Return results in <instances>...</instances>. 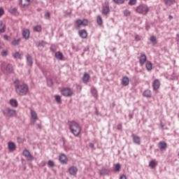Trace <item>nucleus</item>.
I'll return each instance as SVG.
<instances>
[{
    "label": "nucleus",
    "instance_id": "obj_25",
    "mask_svg": "<svg viewBox=\"0 0 179 179\" xmlns=\"http://www.w3.org/2000/svg\"><path fill=\"white\" fill-rule=\"evenodd\" d=\"M13 57L14 59H22V54L19 52H15L13 54Z\"/></svg>",
    "mask_w": 179,
    "mask_h": 179
},
{
    "label": "nucleus",
    "instance_id": "obj_1",
    "mask_svg": "<svg viewBox=\"0 0 179 179\" xmlns=\"http://www.w3.org/2000/svg\"><path fill=\"white\" fill-rule=\"evenodd\" d=\"M14 87L18 96H26L29 93V85L26 83L20 84L19 79L15 80Z\"/></svg>",
    "mask_w": 179,
    "mask_h": 179
},
{
    "label": "nucleus",
    "instance_id": "obj_14",
    "mask_svg": "<svg viewBox=\"0 0 179 179\" xmlns=\"http://www.w3.org/2000/svg\"><path fill=\"white\" fill-rule=\"evenodd\" d=\"M31 118L32 119L33 122H36L38 120L37 113L34 110H31Z\"/></svg>",
    "mask_w": 179,
    "mask_h": 179
},
{
    "label": "nucleus",
    "instance_id": "obj_58",
    "mask_svg": "<svg viewBox=\"0 0 179 179\" xmlns=\"http://www.w3.org/2000/svg\"><path fill=\"white\" fill-rule=\"evenodd\" d=\"M50 50H51V51H53V52L55 51V50L54 49V48L52 46L50 47Z\"/></svg>",
    "mask_w": 179,
    "mask_h": 179
},
{
    "label": "nucleus",
    "instance_id": "obj_8",
    "mask_svg": "<svg viewBox=\"0 0 179 179\" xmlns=\"http://www.w3.org/2000/svg\"><path fill=\"white\" fill-rule=\"evenodd\" d=\"M106 6L102 7L101 13L102 15H108L110 13V3L108 2H106Z\"/></svg>",
    "mask_w": 179,
    "mask_h": 179
},
{
    "label": "nucleus",
    "instance_id": "obj_39",
    "mask_svg": "<svg viewBox=\"0 0 179 179\" xmlns=\"http://www.w3.org/2000/svg\"><path fill=\"white\" fill-rule=\"evenodd\" d=\"M48 167H55V164L52 160H49L48 162Z\"/></svg>",
    "mask_w": 179,
    "mask_h": 179
},
{
    "label": "nucleus",
    "instance_id": "obj_15",
    "mask_svg": "<svg viewBox=\"0 0 179 179\" xmlns=\"http://www.w3.org/2000/svg\"><path fill=\"white\" fill-rule=\"evenodd\" d=\"M158 147L160 150H166L167 149V143L164 141H161L159 143Z\"/></svg>",
    "mask_w": 179,
    "mask_h": 179
},
{
    "label": "nucleus",
    "instance_id": "obj_23",
    "mask_svg": "<svg viewBox=\"0 0 179 179\" xmlns=\"http://www.w3.org/2000/svg\"><path fill=\"white\" fill-rule=\"evenodd\" d=\"M8 149L11 152L16 150V145L13 142L8 143Z\"/></svg>",
    "mask_w": 179,
    "mask_h": 179
},
{
    "label": "nucleus",
    "instance_id": "obj_18",
    "mask_svg": "<svg viewBox=\"0 0 179 179\" xmlns=\"http://www.w3.org/2000/svg\"><path fill=\"white\" fill-rule=\"evenodd\" d=\"M90 80V74L87 73H85L83 76V81L84 83H87Z\"/></svg>",
    "mask_w": 179,
    "mask_h": 179
},
{
    "label": "nucleus",
    "instance_id": "obj_2",
    "mask_svg": "<svg viewBox=\"0 0 179 179\" xmlns=\"http://www.w3.org/2000/svg\"><path fill=\"white\" fill-rule=\"evenodd\" d=\"M69 127L71 134H73L74 136H79V134L82 131V128H80V126L78 122L75 121H70L69 122Z\"/></svg>",
    "mask_w": 179,
    "mask_h": 179
},
{
    "label": "nucleus",
    "instance_id": "obj_29",
    "mask_svg": "<svg viewBox=\"0 0 179 179\" xmlns=\"http://www.w3.org/2000/svg\"><path fill=\"white\" fill-rule=\"evenodd\" d=\"M96 23L99 26H101L103 24V18L101 17V15H97Z\"/></svg>",
    "mask_w": 179,
    "mask_h": 179
},
{
    "label": "nucleus",
    "instance_id": "obj_31",
    "mask_svg": "<svg viewBox=\"0 0 179 179\" xmlns=\"http://www.w3.org/2000/svg\"><path fill=\"white\" fill-rule=\"evenodd\" d=\"M91 93H92V96H94V97H95V98L97 97V90H96V88L94 87H92L91 88Z\"/></svg>",
    "mask_w": 179,
    "mask_h": 179
},
{
    "label": "nucleus",
    "instance_id": "obj_56",
    "mask_svg": "<svg viewBox=\"0 0 179 179\" xmlns=\"http://www.w3.org/2000/svg\"><path fill=\"white\" fill-rule=\"evenodd\" d=\"M3 42H0V50H1V48H3Z\"/></svg>",
    "mask_w": 179,
    "mask_h": 179
},
{
    "label": "nucleus",
    "instance_id": "obj_37",
    "mask_svg": "<svg viewBox=\"0 0 179 179\" xmlns=\"http://www.w3.org/2000/svg\"><path fill=\"white\" fill-rule=\"evenodd\" d=\"M55 100L58 104H61L62 103V100L61 99V96L59 95H56L55 96Z\"/></svg>",
    "mask_w": 179,
    "mask_h": 179
},
{
    "label": "nucleus",
    "instance_id": "obj_35",
    "mask_svg": "<svg viewBox=\"0 0 179 179\" xmlns=\"http://www.w3.org/2000/svg\"><path fill=\"white\" fill-rule=\"evenodd\" d=\"M47 85L49 86V87H51L54 85V83L52 82V80L51 78H48L46 80Z\"/></svg>",
    "mask_w": 179,
    "mask_h": 179
},
{
    "label": "nucleus",
    "instance_id": "obj_10",
    "mask_svg": "<svg viewBox=\"0 0 179 179\" xmlns=\"http://www.w3.org/2000/svg\"><path fill=\"white\" fill-rule=\"evenodd\" d=\"M59 160L62 164H66L68 163V157L64 154L59 155Z\"/></svg>",
    "mask_w": 179,
    "mask_h": 179
},
{
    "label": "nucleus",
    "instance_id": "obj_57",
    "mask_svg": "<svg viewBox=\"0 0 179 179\" xmlns=\"http://www.w3.org/2000/svg\"><path fill=\"white\" fill-rule=\"evenodd\" d=\"M120 179H127V176L125 175H122L120 176Z\"/></svg>",
    "mask_w": 179,
    "mask_h": 179
},
{
    "label": "nucleus",
    "instance_id": "obj_38",
    "mask_svg": "<svg viewBox=\"0 0 179 179\" xmlns=\"http://www.w3.org/2000/svg\"><path fill=\"white\" fill-rule=\"evenodd\" d=\"M123 13H124V15L126 16V17H128V16H131V11H129V10H124L123 11Z\"/></svg>",
    "mask_w": 179,
    "mask_h": 179
},
{
    "label": "nucleus",
    "instance_id": "obj_6",
    "mask_svg": "<svg viewBox=\"0 0 179 179\" xmlns=\"http://www.w3.org/2000/svg\"><path fill=\"white\" fill-rule=\"evenodd\" d=\"M22 155L23 156H24V157L27 159V160H29V162H33L35 159L34 157L31 155V154L30 153V151H29V150L27 149H24L23 150Z\"/></svg>",
    "mask_w": 179,
    "mask_h": 179
},
{
    "label": "nucleus",
    "instance_id": "obj_53",
    "mask_svg": "<svg viewBox=\"0 0 179 179\" xmlns=\"http://www.w3.org/2000/svg\"><path fill=\"white\" fill-rule=\"evenodd\" d=\"M89 146H90V148H91V149H94V144L90 143L89 144Z\"/></svg>",
    "mask_w": 179,
    "mask_h": 179
},
{
    "label": "nucleus",
    "instance_id": "obj_28",
    "mask_svg": "<svg viewBox=\"0 0 179 179\" xmlns=\"http://www.w3.org/2000/svg\"><path fill=\"white\" fill-rule=\"evenodd\" d=\"M145 67L147 71H152L153 69L152 62L150 61H148L145 64Z\"/></svg>",
    "mask_w": 179,
    "mask_h": 179
},
{
    "label": "nucleus",
    "instance_id": "obj_4",
    "mask_svg": "<svg viewBox=\"0 0 179 179\" xmlns=\"http://www.w3.org/2000/svg\"><path fill=\"white\" fill-rule=\"evenodd\" d=\"M1 69L4 73H12L13 72V66L10 64L5 65V62H2L1 64Z\"/></svg>",
    "mask_w": 179,
    "mask_h": 179
},
{
    "label": "nucleus",
    "instance_id": "obj_60",
    "mask_svg": "<svg viewBox=\"0 0 179 179\" xmlns=\"http://www.w3.org/2000/svg\"><path fill=\"white\" fill-rule=\"evenodd\" d=\"M77 89H80H80H82V87L80 85H78L77 86Z\"/></svg>",
    "mask_w": 179,
    "mask_h": 179
},
{
    "label": "nucleus",
    "instance_id": "obj_51",
    "mask_svg": "<svg viewBox=\"0 0 179 179\" xmlns=\"http://www.w3.org/2000/svg\"><path fill=\"white\" fill-rule=\"evenodd\" d=\"M50 14L49 12H47V13H45V17L46 19H50Z\"/></svg>",
    "mask_w": 179,
    "mask_h": 179
},
{
    "label": "nucleus",
    "instance_id": "obj_32",
    "mask_svg": "<svg viewBox=\"0 0 179 179\" xmlns=\"http://www.w3.org/2000/svg\"><path fill=\"white\" fill-rule=\"evenodd\" d=\"M150 40L154 45H156V44H157V39L156 38V36H152Z\"/></svg>",
    "mask_w": 179,
    "mask_h": 179
},
{
    "label": "nucleus",
    "instance_id": "obj_30",
    "mask_svg": "<svg viewBox=\"0 0 179 179\" xmlns=\"http://www.w3.org/2000/svg\"><path fill=\"white\" fill-rule=\"evenodd\" d=\"M22 41V39H20V38H17V39H14L11 44L13 45H19V44H20V41Z\"/></svg>",
    "mask_w": 179,
    "mask_h": 179
},
{
    "label": "nucleus",
    "instance_id": "obj_50",
    "mask_svg": "<svg viewBox=\"0 0 179 179\" xmlns=\"http://www.w3.org/2000/svg\"><path fill=\"white\" fill-rule=\"evenodd\" d=\"M135 40H136V41H141V36L136 35Z\"/></svg>",
    "mask_w": 179,
    "mask_h": 179
},
{
    "label": "nucleus",
    "instance_id": "obj_45",
    "mask_svg": "<svg viewBox=\"0 0 179 179\" xmlns=\"http://www.w3.org/2000/svg\"><path fill=\"white\" fill-rule=\"evenodd\" d=\"M17 142H18V143H23L24 142V138L17 137Z\"/></svg>",
    "mask_w": 179,
    "mask_h": 179
},
{
    "label": "nucleus",
    "instance_id": "obj_52",
    "mask_svg": "<svg viewBox=\"0 0 179 179\" xmlns=\"http://www.w3.org/2000/svg\"><path fill=\"white\" fill-rule=\"evenodd\" d=\"M5 13V11L3 10V8H0V17L2 16Z\"/></svg>",
    "mask_w": 179,
    "mask_h": 179
},
{
    "label": "nucleus",
    "instance_id": "obj_40",
    "mask_svg": "<svg viewBox=\"0 0 179 179\" xmlns=\"http://www.w3.org/2000/svg\"><path fill=\"white\" fill-rule=\"evenodd\" d=\"M114 3H115L117 5H121L124 3V0H113Z\"/></svg>",
    "mask_w": 179,
    "mask_h": 179
},
{
    "label": "nucleus",
    "instance_id": "obj_27",
    "mask_svg": "<svg viewBox=\"0 0 179 179\" xmlns=\"http://www.w3.org/2000/svg\"><path fill=\"white\" fill-rule=\"evenodd\" d=\"M55 58H57V59H59L61 61V60H62V58H64V55L61 52H56Z\"/></svg>",
    "mask_w": 179,
    "mask_h": 179
},
{
    "label": "nucleus",
    "instance_id": "obj_5",
    "mask_svg": "<svg viewBox=\"0 0 179 179\" xmlns=\"http://www.w3.org/2000/svg\"><path fill=\"white\" fill-rule=\"evenodd\" d=\"M62 94L64 96V97H72V96H73V89L64 87L62 90Z\"/></svg>",
    "mask_w": 179,
    "mask_h": 179
},
{
    "label": "nucleus",
    "instance_id": "obj_36",
    "mask_svg": "<svg viewBox=\"0 0 179 179\" xmlns=\"http://www.w3.org/2000/svg\"><path fill=\"white\" fill-rule=\"evenodd\" d=\"M149 166H150L151 169H155L156 167V161L155 160H152L149 163Z\"/></svg>",
    "mask_w": 179,
    "mask_h": 179
},
{
    "label": "nucleus",
    "instance_id": "obj_42",
    "mask_svg": "<svg viewBox=\"0 0 179 179\" xmlns=\"http://www.w3.org/2000/svg\"><path fill=\"white\" fill-rule=\"evenodd\" d=\"M41 30V26L40 25H37L36 27H34V31H40Z\"/></svg>",
    "mask_w": 179,
    "mask_h": 179
},
{
    "label": "nucleus",
    "instance_id": "obj_24",
    "mask_svg": "<svg viewBox=\"0 0 179 179\" xmlns=\"http://www.w3.org/2000/svg\"><path fill=\"white\" fill-rule=\"evenodd\" d=\"M108 173H110V171L107 169H105V168L99 170V175L100 176H107V174H108Z\"/></svg>",
    "mask_w": 179,
    "mask_h": 179
},
{
    "label": "nucleus",
    "instance_id": "obj_9",
    "mask_svg": "<svg viewBox=\"0 0 179 179\" xmlns=\"http://www.w3.org/2000/svg\"><path fill=\"white\" fill-rule=\"evenodd\" d=\"M27 63L29 66H33V64H34L33 56L30 54H27L26 56Z\"/></svg>",
    "mask_w": 179,
    "mask_h": 179
},
{
    "label": "nucleus",
    "instance_id": "obj_55",
    "mask_svg": "<svg viewBox=\"0 0 179 179\" xmlns=\"http://www.w3.org/2000/svg\"><path fill=\"white\" fill-rule=\"evenodd\" d=\"M95 114L96 115H100V113L99 112V110H97V108L95 109Z\"/></svg>",
    "mask_w": 179,
    "mask_h": 179
},
{
    "label": "nucleus",
    "instance_id": "obj_3",
    "mask_svg": "<svg viewBox=\"0 0 179 179\" xmlns=\"http://www.w3.org/2000/svg\"><path fill=\"white\" fill-rule=\"evenodd\" d=\"M150 10V8H149L146 4H141L136 8V13H138V15H143V16H146V15L149 13Z\"/></svg>",
    "mask_w": 179,
    "mask_h": 179
},
{
    "label": "nucleus",
    "instance_id": "obj_13",
    "mask_svg": "<svg viewBox=\"0 0 179 179\" xmlns=\"http://www.w3.org/2000/svg\"><path fill=\"white\" fill-rule=\"evenodd\" d=\"M131 136L133 138V141L134 143H136V145H141V138L138 136L133 134Z\"/></svg>",
    "mask_w": 179,
    "mask_h": 179
},
{
    "label": "nucleus",
    "instance_id": "obj_22",
    "mask_svg": "<svg viewBox=\"0 0 179 179\" xmlns=\"http://www.w3.org/2000/svg\"><path fill=\"white\" fill-rule=\"evenodd\" d=\"M31 2H33V0H21L20 1V3L22 6H29Z\"/></svg>",
    "mask_w": 179,
    "mask_h": 179
},
{
    "label": "nucleus",
    "instance_id": "obj_44",
    "mask_svg": "<svg viewBox=\"0 0 179 179\" xmlns=\"http://www.w3.org/2000/svg\"><path fill=\"white\" fill-rule=\"evenodd\" d=\"M17 12V8H13L10 10V13H12V15H15Z\"/></svg>",
    "mask_w": 179,
    "mask_h": 179
},
{
    "label": "nucleus",
    "instance_id": "obj_47",
    "mask_svg": "<svg viewBox=\"0 0 179 179\" xmlns=\"http://www.w3.org/2000/svg\"><path fill=\"white\" fill-rule=\"evenodd\" d=\"M76 23L78 25V27H79L80 26H81V24H83V20H77L76 21Z\"/></svg>",
    "mask_w": 179,
    "mask_h": 179
},
{
    "label": "nucleus",
    "instance_id": "obj_33",
    "mask_svg": "<svg viewBox=\"0 0 179 179\" xmlns=\"http://www.w3.org/2000/svg\"><path fill=\"white\" fill-rule=\"evenodd\" d=\"M1 33H5V24L0 21V34Z\"/></svg>",
    "mask_w": 179,
    "mask_h": 179
},
{
    "label": "nucleus",
    "instance_id": "obj_21",
    "mask_svg": "<svg viewBox=\"0 0 179 179\" xmlns=\"http://www.w3.org/2000/svg\"><path fill=\"white\" fill-rule=\"evenodd\" d=\"M144 97H147V99H150L152 97V91L150 90H146L143 92Z\"/></svg>",
    "mask_w": 179,
    "mask_h": 179
},
{
    "label": "nucleus",
    "instance_id": "obj_54",
    "mask_svg": "<svg viewBox=\"0 0 179 179\" xmlns=\"http://www.w3.org/2000/svg\"><path fill=\"white\" fill-rule=\"evenodd\" d=\"M3 38H4V40L8 41L9 40V36H8V35H4Z\"/></svg>",
    "mask_w": 179,
    "mask_h": 179
},
{
    "label": "nucleus",
    "instance_id": "obj_26",
    "mask_svg": "<svg viewBox=\"0 0 179 179\" xmlns=\"http://www.w3.org/2000/svg\"><path fill=\"white\" fill-rule=\"evenodd\" d=\"M10 104L12 107H17L18 103H17V100L15 99H12L10 100Z\"/></svg>",
    "mask_w": 179,
    "mask_h": 179
},
{
    "label": "nucleus",
    "instance_id": "obj_12",
    "mask_svg": "<svg viewBox=\"0 0 179 179\" xmlns=\"http://www.w3.org/2000/svg\"><path fill=\"white\" fill-rule=\"evenodd\" d=\"M152 87L154 90H157L160 87V81L159 79H155L152 83Z\"/></svg>",
    "mask_w": 179,
    "mask_h": 179
},
{
    "label": "nucleus",
    "instance_id": "obj_20",
    "mask_svg": "<svg viewBox=\"0 0 179 179\" xmlns=\"http://www.w3.org/2000/svg\"><path fill=\"white\" fill-rule=\"evenodd\" d=\"M22 36L24 38H25V40L29 39V38L30 37V31L29 29H24L22 31Z\"/></svg>",
    "mask_w": 179,
    "mask_h": 179
},
{
    "label": "nucleus",
    "instance_id": "obj_11",
    "mask_svg": "<svg viewBox=\"0 0 179 179\" xmlns=\"http://www.w3.org/2000/svg\"><path fill=\"white\" fill-rule=\"evenodd\" d=\"M69 173L71 176H76L78 173V168L75 166H73L69 169Z\"/></svg>",
    "mask_w": 179,
    "mask_h": 179
},
{
    "label": "nucleus",
    "instance_id": "obj_16",
    "mask_svg": "<svg viewBox=\"0 0 179 179\" xmlns=\"http://www.w3.org/2000/svg\"><path fill=\"white\" fill-rule=\"evenodd\" d=\"M6 111L10 117H13V115H16V110L15 109H12L10 108H6Z\"/></svg>",
    "mask_w": 179,
    "mask_h": 179
},
{
    "label": "nucleus",
    "instance_id": "obj_49",
    "mask_svg": "<svg viewBox=\"0 0 179 179\" xmlns=\"http://www.w3.org/2000/svg\"><path fill=\"white\" fill-rule=\"evenodd\" d=\"M117 129L118 131H122V124H117Z\"/></svg>",
    "mask_w": 179,
    "mask_h": 179
},
{
    "label": "nucleus",
    "instance_id": "obj_19",
    "mask_svg": "<svg viewBox=\"0 0 179 179\" xmlns=\"http://www.w3.org/2000/svg\"><path fill=\"white\" fill-rule=\"evenodd\" d=\"M79 36L81 38H87V31L85 29H82L79 31Z\"/></svg>",
    "mask_w": 179,
    "mask_h": 179
},
{
    "label": "nucleus",
    "instance_id": "obj_62",
    "mask_svg": "<svg viewBox=\"0 0 179 179\" xmlns=\"http://www.w3.org/2000/svg\"><path fill=\"white\" fill-rule=\"evenodd\" d=\"M8 1H13V0H8Z\"/></svg>",
    "mask_w": 179,
    "mask_h": 179
},
{
    "label": "nucleus",
    "instance_id": "obj_46",
    "mask_svg": "<svg viewBox=\"0 0 179 179\" xmlns=\"http://www.w3.org/2000/svg\"><path fill=\"white\" fill-rule=\"evenodd\" d=\"M8 50H3L1 52V55L2 57H6L8 55Z\"/></svg>",
    "mask_w": 179,
    "mask_h": 179
},
{
    "label": "nucleus",
    "instance_id": "obj_34",
    "mask_svg": "<svg viewBox=\"0 0 179 179\" xmlns=\"http://www.w3.org/2000/svg\"><path fill=\"white\" fill-rule=\"evenodd\" d=\"M164 1L166 6H171V5H173V0H164Z\"/></svg>",
    "mask_w": 179,
    "mask_h": 179
},
{
    "label": "nucleus",
    "instance_id": "obj_7",
    "mask_svg": "<svg viewBox=\"0 0 179 179\" xmlns=\"http://www.w3.org/2000/svg\"><path fill=\"white\" fill-rule=\"evenodd\" d=\"M138 59L141 66H143L146 64V61H148V57L145 53H142L138 57Z\"/></svg>",
    "mask_w": 179,
    "mask_h": 179
},
{
    "label": "nucleus",
    "instance_id": "obj_59",
    "mask_svg": "<svg viewBox=\"0 0 179 179\" xmlns=\"http://www.w3.org/2000/svg\"><path fill=\"white\" fill-rule=\"evenodd\" d=\"M169 18L170 19V20H171V19H173V16H172L171 15H170L169 16Z\"/></svg>",
    "mask_w": 179,
    "mask_h": 179
},
{
    "label": "nucleus",
    "instance_id": "obj_41",
    "mask_svg": "<svg viewBox=\"0 0 179 179\" xmlns=\"http://www.w3.org/2000/svg\"><path fill=\"white\" fill-rule=\"evenodd\" d=\"M136 2H137V1L136 0H129V5L130 6H134V5H136Z\"/></svg>",
    "mask_w": 179,
    "mask_h": 179
},
{
    "label": "nucleus",
    "instance_id": "obj_43",
    "mask_svg": "<svg viewBox=\"0 0 179 179\" xmlns=\"http://www.w3.org/2000/svg\"><path fill=\"white\" fill-rule=\"evenodd\" d=\"M115 171H117V172L120 171V170H121V164H117L115 165Z\"/></svg>",
    "mask_w": 179,
    "mask_h": 179
},
{
    "label": "nucleus",
    "instance_id": "obj_17",
    "mask_svg": "<svg viewBox=\"0 0 179 179\" xmlns=\"http://www.w3.org/2000/svg\"><path fill=\"white\" fill-rule=\"evenodd\" d=\"M122 86H128L129 85V78L124 76L122 78Z\"/></svg>",
    "mask_w": 179,
    "mask_h": 179
},
{
    "label": "nucleus",
    "instance_id": "obj_48",
    "mask_svg": "<svg viewBox=\"0 0 179 179\" xmlns=\"http://www.w3.org/2000/svg\"><path fill=\"white\" fill-rule=\"evenodd\" d=\"M89 24V21L87 20H83V26H87Z\"/></svg>",
    "mask_w": 179,
    "mask_h": 179
},
{
    "label": "nucleus",
    "instance_id": "obj_61",
    "mask_svg": "<svg viewBox=\"0 0 179 179\" xmlns=\"http://www.w3.org/2000/svg\"><path fill=\"white\" fill-rule=\"evenodd\" d=\"M42 43H44L43 41H42Z\"/></svg>",
    "mask_w": 179,
    "mask_h": 179
}]
</instances>
